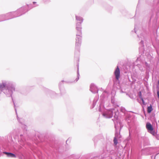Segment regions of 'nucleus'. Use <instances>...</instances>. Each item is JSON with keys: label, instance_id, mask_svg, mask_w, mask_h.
Masks as SVG:
<instances>
[{"label": "nucleus", "instance_id": "obj_10", "mask_svg": "<svg viewBox=\"0 0 159 159\" xmlns=\"http://www.w3.org/2000/svg\"><path fill=\"white\" fill-rule=\"evenodd\" d=\"M76 19L77 20H78V17H76Z\"/></svg>", "mask_w": 159, "mask_h": 159}, {"label": "nucleus", "instance_id": "obj_5", "mask_svg": "<svg viewBox=\"0 0 159 159\" xmlns=\"http://www.w3.org/2000/svg\"><path fill=\"white\" fill-rule=\"evenodd\" d=\"M5 86V84L4 83H2L0 84V89L2 90L3 88H4Z\"/></svg>", "mask_w": 159, "mask_h": 159}, {"label": "nucleus", "instance_id": "obj_11", "mask_svg": "<svg viewBox=\"0 0 159 159\" xmlns=\"http://www.w3.org/2000/svg\"><path fill=\"white\" fill-rule=\"evenodd\" d=\"M103 115L104 116H105V115L104 114H103Z\"/></svg>", "mask_w": 159, "mask_h": 159}, {"label": "nucleus", "instance_id": "obj_1", "mask_svg": "<svg viewBox=\"0 0 159 159\" xmlns=\"http://www.w3.org/2000/svg\"><path fill=\"white\" fill-rule=\"evenodd\" d=\"M114 74L116 79L118 80L120 76V70L118 66H117V67L115 71Z\"/></svg>", "mask_w": 159, "mask_h": 159}, {"label": "nucleus", "instance_id": "obj_9", "mask_svg": "<svg viewBox=\"0 0 159 159\" xmlns=\"http://www.w3.org/2000/svg\"><path fill=\"white\" fill-rule=\"evenodd\" d=\"M141 100H142V102H143V104H144V100L143 99V98H142L141 99Z\"/></svg>", "mask_w": 159, "mask_h": 159}, {"label": "nucleus", "instance_id": "obj_4", "mask_svg": "<svg viewBox=\"0 0 159 159\" xmlns=\"http://www.w3.org/2000/svg\"><path fill=\"white\" fill-rule=\"evenodd\" d=\"M152 110V107L151 106L148 107L147 108V111L148 113H150Z\"/></svg>", "mask_w": 159, "mask_h": 159}, {"label": "nucleus", "instance_id": "obj_6", "mask_svg": "<svg viewBox=\"0 0 159 159\" xmlns=\"http://www.w3.org/2000/svg\"><path fill=\"white\" fill-rule=\"evenodd\" d=\"M113 141H114V144H115V145L117 144V140L115 138H114Z\"/></svg>", "mask_w": 159, "mask_h": 159}, {"label": "nucleus", "instance_id": "obj_2", "mask_svg": "<svg viewBox=\"0 0 159 159\" xmlns=\"http://www.w3.org/2000/svg\"><path fill=\"white\" fill-rule=\"evenodd\" d=\"M3 153L6 155H7V156L9 157L15 158L16 157V156L14 154L11 153L6 152H3Z\"/></svg>", "mask_w": 159, "mask_h": 159}, {"label": "nucleus", "instance_id": "obj_7", "mask_svg": "<svg viewBox=\"0 0 159 159\" xmlns=\"http://www.w3.org/2000/svg\"><path fill=\"white\" fill-rule=\"evenodd\" d=\"M139 98H140V99L143 98L142 96V93H141V92L140 91L139 92Z\"/></svg>", "mask_w": 159, "mask_h": 159}, {"label": "nucleus", "instance_id": "obj_3", "mask_svg": "<svg viewBox=\"0 0 159 159\" xmlns=\"http://www.w3.org/2000/svg\"><path fill=\"white\" fill-rule=\"evenodd\" d=\"M146 127L148 130L150 131H152L153 130V128L152 125L149 123H147L146 125Z\"/></svg>", "mask_w": 159, "mask_h": 159}, {"label": "nucleus", "instance_id": "obj_8", "mask_svg": "<svg viewBox=\"0 0 159 159\" xmlns=\"http://www.w3.org/2000/svg\"><path fill=\"white\" fill-rule=\"evenodd\" d=\"M157 96H158V98L159 99V91H157Z\"/></svg>", "mask_w": 159, "mask_h": 159}, {"label": "nucleus", "instance_id": "obj_12", "mask_svg": "<svg viewBox=\"0 0 159 159\" xmlns=\"http://www.w3.org/2000/svg\"><path fill=\"white\" fill-rule=\"evenodd\" d=\"M81 20H82V19H81Z\"/></svg>", "mask_w": 159, "mask_h": 159}]
</instances>
